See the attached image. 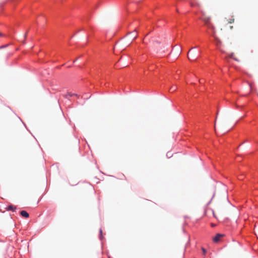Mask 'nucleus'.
<instances>
[{"mask_svg":"<svg viewBox=\"0 0 258 258\" xmlns=\"http://www.w3.org/2000/svg\"><path fill=\"white\" fill-rule=\"evenodd\" d=\"M177 87L176 85H173L170 87V91L171 92H173L177 89Z\"/></svg>","mask_w":258,"mask_h":258,"instance_id":"nucleus-8","label":"nucleus"},{"mask_svg":"<svg viewBox=\"0 0 258 258\" xmlns=\"http://www.w3.org/2000/svg\"><path fill=\"white\" fill-rule=\"evenodd\" d=\"M109 258H110V257H109Z\"/></svg>","mask_w":258,"mask_h":258,"instance_id":"nucleus-19","label":"nucleus"},{"mask_svg":"<svg viewBox=\"0 0 258 258\" xmlns=\"http://www.w3.org/2000/svg\"><path fill=\"white\" fill-rule=\"evenodd\" d=\"M228 23H233L234 22V18L232 17L231 19H230L228 21Z\"/></svg>","mask_w":258,"mask_h":258,"instance_id":"nucleus-10","label":"nucleus"},{"mask_svg":"<svg viewBox=\"0 0 258 258\" xmlns=\"http://www.w3.org/2000/svg\"><path fill=\"white\" fill-rule=\"evenodd\" d=\"M202 250L203 251L204 254H205L206 252V251L205 249L204 248H202Z\"/></svg>","mask_w":258,"mask_h":258,"instance_id":"nucleus-12","label":"nucleus"},{"mask_svg":"<svg viewBox=\"0 0 258 258\" xmlns=\"http://www.w3.org/2000/svg\"><path fill=\"white\" fill-rule=\"evenodd\" d=\"M73 96H77V95L75 94H73L72 93H67L66 94L64 95V96L67 98H69V97H72Z\"/></svg>","mask_w":258,"mask_h":258,"instance_id":"nucleus-6","label":"nucleus"},{"mask_svg":"<svg viewBox=\"0 0 258 258\" xmlns=\"http://www.w3.org/2000/svg\"><path fill=\"white\" fill-rule=\"evenodd\" d=\"M26 36H27V33H26V34H25V35H24V37H25V38H26Z\"/></svg>","mask_w":258,"mask_h":258,"instance_id":"nucleus-17","label":"nucleus"},{"mask_svg":"<svg viewBox=\"0 0 258 258\" xmlns=\"http://www.w3.org/2000/svg\"><path fill=\"white\" fill-rule=\"evenodd\" d=\"M202 20L204 22L205 24L209 28L212 29H214V27L211 22V18L208 17L205 14L203 15Z\"/></svg>","mask_w":258,"mask_h":258,"instance_id":"nucleus-2","label":"nucleus"},{"mask_svg":"<svg viewBox=\"0 0 258 258\" xmlns=\"http://www.w3.org/2000/svg\"><path fill=\"white\" fill-rule=\"evenodd\" d=\"M194 48H191L188 52V58L190 60H195L200 56V52L193 50Z\"/></svg>","mask_w":258,"mask_h":258,"instance_id":"nucleus-1","label":"nucleus"},{"mask_svg":"<svg viewBox=\"0 0 258 258\" xmlns=\"http://www.w3.org/2000/svg\"><path fill=\"white\" fill-rule=\"evenodd\" d=\"M100 233L101 234H102V231L101 229H100Z\"/></svg>","mask_w":258,"mask_h":258,"instance_id":"nucleus-16","label":"nucleus"},{"mask_svg":"<svg viewBox=\"0 0 258 258\" xmlns=\"http://www.w3.org/2000/svg\"><path fill=\"white\" fill-rule=\"evenodd\" d=\"M254 230L256 236L258 237V223L255 225Z\"/></svg>","mask_w":258,"mask_h":258,"instance_id":"nucleus-9","label":"nucleus"},{"mask_svg":"<svg viewBox=\"0 0 258 258\" xmlns=\"http://www.w3.org/2000/svg\"><path fill=\"white\" fill-rule=\"evenodd\" d=\"M17 207L12 205H10L6 208V209L8 211H14L16 209Z\"/></svg>","mask_w":258,"mask_h":258,"instance_id":"nucleus-5","label":"nucleus"},{"mask_svg":"<svg viewBox=\"0 0 258 258\" xmlns=\"http://www.w3.org/2000/svg\"><path fill=\"white\" fill-rule=\"evenodd\" d=\"M20 214L22 217H24L26 218H28L29 216L28 213L26 211H21L20 212Z\"/></svg>","mask_w":258,"mask_h":258,"instance_id":"nucleus-4","label":"nucleus"},{"mask_svg":"<svg viewBox=\"0 0 258 258\" xmlns=\"http://www.w3.org/2000/svg\"><path fill=\"white\" fill-rule=\"evenodd\" d=\"M213 36L214 37L216 41L217 45L218 46H220L221 43V40L218 37H216L214 35H213Z\"/></svg>","mask_w":258,"mask_h":258,"instance_id":"nucleus-7","label":"nucleus"},{"mask_svg":"<svg viewBox=\"0 0 258 258\" xmlns=\"http://www.w3.org/2000/svg\"><path fill=\"white\" fill-rule=\"evenodd\" d=\"M223 236V235L221 234H217L214 238H213V241L215 242H218L220 238Z\"/></svg>","mask_w":258,"mask_h":258,"instance_id":"nucleus-3","label":"nucleus"},{"mask_svg":"<svg viewBox=\"0 0 258 258\" xmlns=\"http://www.w3.org/2000/svg\"><path fill=\"white\" fill-rule=\"evenodd\" d=\"M6 46H7V45H3V46H2L1 47V48H4V47H6Z\"/></svg>","mask_w":258,"mask_h":258,"instance_id":"nucleus-14","label":"nucleus"},{"mask_svg":"<svg viewBox=\"0 0 258 258\" xmlns=\"http://www.w3.org/2000/svg\"><path fill=\"white\" fill-rule=\"evenodd\" d=\"M0 36H3V34H2L1 33H0Z\"/></svg>","mask_w":258,"mask_h":258,"instance_id":"nucleus-18","label":"nucleus"},{"mask_svg":"<svg viewBox=\"0 0 258 258\" xmlns=\"http://www.w3.org/2000/svg\"><path fill=\"white\" fill-rule=\"evenodd\" d=\"M134 32L135 33L136 35L134 36V38H133L134 39H136L137 37V32L136 31H135Z\"/></svg>","mask_w":258,"mask_h":258,"instance_id":"nucleus-11","label":"nucleus"},{"mask_svg":"<svg viewBox=\"0 0 258 258\" xmlns=\"http://www.w3.org/2000/svg\"><path fill=\"white\" fill-rule=\"evenodd\" d=\"M212 212H213V216H214L215 218H216V216H215V212H214V211H212Z\"/></svg>","mask_w":258,"mask_h":258,"instance_id":"nucleus-13","label":"nucleus"},{"mask_svg":"<svg viewBox=\"0 0 258 258\" xmlns=\"http://www.w3.org/2000/svg\"><path fill=\"white\" fill-rule=\"evenodd\" d=\"M230 57L233 58V53H232L230 55Z\"/></svg>","mask_w":258,"mask_h":258,"instance_id":"nucleus-15","label":"nucleus"}]
</instances>
